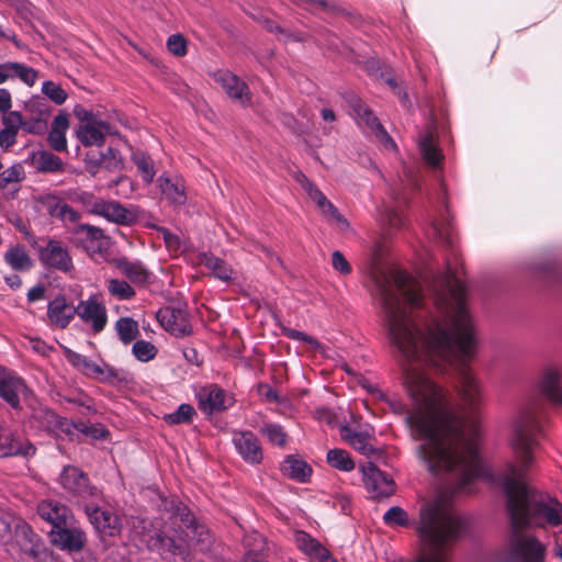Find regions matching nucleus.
Masks as SVG:
<instances>
[{"mask_svg": "<svg viewBox=\"0 0 562 562\" xmlns=\"http://www.w3.org/2000/svg\"><path fill=\"white\" fill-rule=\"evenodd\" d=\"M16 78L27 87H33L38 78V72L25 64L11 61L10 80Z\"/></svg>", "mask_w": 562, "mask_h": 562, "instance_id": "36", "label": "nucleus"}, {"mask_svg": "<svg viewBox=\"0 0 562 562\" xmlns=\"http://www.w3.org/2000/svg\"><path fill=\"white\" fill-rule=\"evenodd\" d=\"M30 390L14 372L0 367V397L12 408L20 407L21 398H26Z\"/></svg>", "mask_w": 562, "mask_h": 562, "instance_id": "11", "label": "nucleus"}, {"mask_svg": "<svg viewBox=\"0 0 562 562\" xmlns=\"http://www.w3.org/2000/svg\"><path fill=\"white\" fill-rule=\"evenodd\" d=\"M81 204L86 207L87 212L90 214H95L94 205L99 204L101 198L94 196L92 193L82 192L78 196Z\"/></svg>", "mask_w": 562, "mask_h": 562, "instance_id": "57", "label": "nucleus"}, {"mask_svg": "<svg viewBox=\"0 0 562 562\" xmlns=\"http://www.w3.org/2000/svg\"><path fill=\"white\" fill-rule=\"evenodd\" d=\"M537 389L552 404L562 407L561 373L557 368L547 366L542 369Z\"/></svg>", "mask_w": 562, "mask_h": 562, "instance_id": "17", "label": "nucleus"}, {"mask_svg": "<svg viewBox=\"0 0 562 562\" xmlns=\"http://www.w3.org/2000/svg\"><path fill=\"white\" fill-rule=\"evenodd\" d=\"M314 414L319 422H324L328 425H333L336 422L334 412L327 407H318L315 409Z\"/></svg>", "mask_w": 562, "mask_h": 562, "instance_id": "63", "label": "nucleus"}, {"mask_svg": "<svg viewBox=\"0 0 562 562\" xmlns=\"http://www.w3.org/2000/svg\"><path fill=\"white\" fill-rule=\"evenodd\" d=\"M42 92L55 104H64L68 98L67 92L56 82L52 80L44 81Z\"/></svg>", "mask_w": 562, "mask_h": 562, "instance_id": "43", "label": "nucleus"}, {"mask_svg": "<svg viewBox=\"0 0 562 562\" xmlns=\"http://www.w3.org/2000/svg\"><path fill=\"white\" fill-rule=\"evenodd\" d=\"M35 451L34 445L18 435L9 425L0 423V458H30Z\"/></svg>", "mask_w": 562, "mask_h": 562, "instance_id": "8", "label": "nucleus"}, {"mask_svg": "<svg viewBox=\"0 0 562 562\" xmlns=\"http://www.w3.org/2000/svg\"><path fill=\"white\" fill-rule=\"evenodd\" d=\"M3 259L15 271H27L33 267V261L22 245L10 247L4 252Z\"/></svg>", "mask_w": 562, "mask_h": 562, "instance_id": "32", "label": "nucleus"}, {"mask_svg": "<svg viewBox=\"0 0 562 562\" xmlns=\"http://www.w3.org/2000/svg\"><path fill=\"white\" fill-rule=\"evenodd\" d=\"M12 105V98L9 90L0 89V112H7Z\"/></svg>", "mask_w": 562, "mask_h": 562, "instance_id": "64", "label": "nucleus"}, {"mask_svg": "<svg viewBox=\"0 0 562 562\" xmlns=\"http://www.w3.org/2000/svg\"><path fill=\"white\" fill-rule=\"evenodd\" d=\"M114 133L115 131L111 124L93 117L82 121L76 130V135L79 142L86 147L102 146L104 144L105 136Z\"/></svg>", "mask_w": 562, "mask_h": 562, "instance_id": "12", "label": "nucleus"}, {"mask_svg": "<svg viewBox=\"0 0 562 562\" xmlns=\"http://www.w3.org/2000/svg\"><path fill=\"white\" fill-rule=\"evenodd\" d=\"M326 461L331 468L341 472H350L356 467L349 452L339 448L328 450Z\"/></svg>", "mask_w": 562, "mask_h": 562, "instance_id": "34", "label": "nucleus"}, {"mask_svg": "<svg viewBox=\"0 0 562 562\" xmlns=\"http://www.w3.org/2000/svg\"><path fill=\"white\" fill-rule=\"evenodd\" d=\"M351 106L358 120V124L366 125L383 143L386 149L395 150L396 144L387 132L383 128L373 112L360 100L352 99Z\"/></svg>", "mask_w": 562, "mask_h": 562, "instance_id": "14", "label": "nucleus"}, {"mask_svg": "<svg viewBox=\"0 0 562 562\" xmlns=\"http://www.w3.org/2000/svg\"><path fill=\"white\" fill-rule=\"evenodd\" d=\"M38 259L43 266L65 273L74 269L72 258L67 247L57 239H48L40 248Z\"/></svg>", "mask_w": 562, "mask_h": 562, "instance_id": "9", "label": "nucleus"}, {"mask_svg": "<svg viewBox=\"0 0 562 562\" xmlns=\"http://www.w3.org/2000/svg\"><path fill=\"white\" fill-rule=\"evenodd\" d=\"M30 562H55L52 553L45 546L34 551L32 555L27 558Z\"/></svg>", "mask_w": 562, "mask_h": 562, "instance_id": "62", "label": "nucleus"}, {"mask_svg": "<svg viewBox=\"0 0 562 562\" xmlns=\"http://www.w3.org/2000/svg\"><path fill=\"white\" fill-rule=\"evenodd\" d=\"M12 524L3 517H0V543L9 544L12 541Z\"/></svg>", "mask_w": 562, "mask_h": 562, "instance_id": "58", "label": "nucleus"}, {"mask_svg": "<svg viewBox=\"0 0 562 562\" xmlns=\"http://www.w3.org/2000/svg\"><path fill=\"white\" fill-rule=\"evenodd\" d=\"M18 132L10 128H2L0 131V147L8 149L11 147L16 140Z\"/></svg>", "mask_w": 562, "mask_h": 562, "instance_id": "59", "label": "nucleus"}, {"mask_svg": "<svg viewBox=\"0 0 562 562\" xmlns=\"http://www.w3.org/2000/svg\"><path fill=\"white\" fill-rule=\"evenodd\" d=\"M86 375L94 378L103 383H113L117 379V372L104 362H91Z\"/></svg>", "mask_w": 562, "mask_h": 562, "instance_id": "38", "label": "nucleus"}, {"mask_svg": "<svg viewBox=\"0 0 562 562\" xmlns=\"http://www.w3.org/2000/svg\"><path fill=\"white\" fill-rule=\"evenodd\" d=\"M50 214L61 220L65 224H75L81 218V214L79 212L65 203L56 204L53 209H50Z\"/></svg>", "mask_w": 562, "mask_h": 562, "instance_id": "45", "label": "nucleus"}, {"mask_svg": "<svg viewBox=\"0 0 562 562\" xmlns=\"http://www.w3.org/2000/svg\"><path fill=\"white\" fill-rule=\"evenodd\" d=\"M35 165L37 170L43 172H57L63 170L61 159L49 151H41L35 159Z\"/></svg>", "mask_w": 562, "mask_h": 562, "instance_id": "39", "label": "nucleus"}, {"mask_svg": "<svg viewBox=\"0 0 562 562\" xmlns=\"http://www.w3.org/2000/svg\"><path fill=\"white\" fill-rule=\"evenodd\" d=\"M418 149L426 164L434 168L440 165L443 155L438 145V136L435 127L428 126L420 132L418 136Z\"/></svg>", "mask_w": 562, "mask_h": 562, "instance_id": "23", "label": "nucleus"}, {"mask_svg": "<svg viewBox=\"0 0 562 562\" xmlns=\"http://www.w3.org/2000/svg\"><path fill=\"white\" fill-rule=\"evenodd\" d=\"M99 164L106 170H120L123 166L120 153L111 147L101 154Z\"/></svg>", "mask_w": 562, "mask_h": 562, "instance_id": "48", "label": "nucleus"}, {"mask_svg": "<svg viewBox=\"0 0 562 562\" xmlns=\"http://www.w3.org/2000/svg\"><path fill=\"white\" fill-rule=\"evenodd\" d=\"M36 513L41 519L52 526V530L66 526L72 518V514L67 506L53 499L40 502Z\"/></svg>", "mask_w": 562, "mask_h": 562, "instance_id": "19", "label": "nucleus"}, {"mask_svg": "<svg viewBox=\"0 0 562 562\" xmlns=\"http://www.w3.org/2000/svg\"><path fill=\"white\" fill-rule=\"evenodd\" d=\"M69 127V120L66 114H58L54 117L50 131L66 134Z\"/></svg>", "mask_w": 562, "mask_h": 562, "instance_id": "60", "label": "nucleus"}, {"mask_svg": "<svg viewBox=\"0 0 562 562\" xmlns=\"http://www.w3.org/2000/svg\"><path fill=\"white\" fill-rule=\"evenodd\" d=\"M50 536L54 544L69 552L80 551L87 542L86 535L80 528L67 525L50 530Z\"/></svg>", "mask_w": 562, "mask_h": 562, "instance_id": "21", "label": "nucleus"}, {"mask_svg": "<svg viewBox=\"0 0 562 562\" xmlns=\"http://www.w3.org/2000/svg\"><path fill=\"white\" fill-rule=\"evenodd\" d=\"M375 295L390 340L408 364L404 384L412 408L406 411L394 393L376 387L370 392L394 414H405L412 438L420 441L416 447L417 457L431 473H451L454 494L474 492L477 481L502 487L514 526H562V503L527 483L544 435V405L531 400L518 408L512 422L514 459L495 476L479 452L481 428L477 420L460 418L449 392L420 370L423 366L442 372L453 370L463 408L474 414L482 405L481 383L468 364L476 352L477 335L467 306V293H430L428 300L424 293Z\"/></svg>", "mask_w": 562, "mask_h": 562, "instance_id": "1", "label": "nucleus"}, {"mask_svg": "<svg viewBox=\"0 0 562 562\" xmlns=\"http://www.w3.org/2000/svg\"><path fill=\"white\" fill-rule=\"evenodd\" d=\"M70 241L83 249L88 255L102 254L109 247L104 232L93 225L78 224L69 229Z\"/></svg>", "mask_w": 562, "mask_h": 562, "instance_id": "6", "label": "nucleus"}, {"mask_svg": "<svg viewBox=\"0 0 562 562\" xmlns=\"http://www.w3.org/2000/svg\"><path fill=\"white\" fill-rule=\"evenodd\" d=\"M297 548L314 562H336L330 552L307 532L299 530L294 533Z\"/></svg>", "mask_w": 562, "mask_h": 562, "instance_id": "25", "label": "nucleus"}, {"mask_svg": "<svg viewBox=\"0 0 562 562\" xmlns=\"http://www.w3.org/2000/svg\"><path fill=\"white\" fill-rule=\"evenodd\" d=\"M132 352L137 360L147 362L155 358L157 348L149 341L137 340L132 347Z\"/></svg>", "mask_w": 562, "mask_h": 562, "instance_id": "44", "label": "nucleus"}, {"mask_svg": "<svg viewBox=\"0 0 562 562\" xmlns=\"http://www.w3.org/2000/svg\"><path fill=\"white\" fill-rule=\"evenodd\" d=\"M526 526H514L510 522V537L506 555L508 562H542L544 546L533 536L522 531Z\"/></svg>", "mask_w": 562, "mask_h": 562, "instance_id": "3", "label": "nucleus"}, {"mask_svg": "<svg viewBox=\"0 0 562 562\" xmlns=\"http://www.w3.org/2000/svg\"><path fill=\"white\" fill-rule=\"evenodd\" d=\"M172 532L166 535L170 551L175 555L187 560L189 550L198 548L200 551L209 549L211 536L209 530L199 525L187 506L179 504L170 516Z\"/></svg>", "mask_w": 562, "mask_h": 562, "instance_id": "2", "label": "nucleus"}, {"mask_svg": "<svg viewBox=\"0 0 562 562\" xmlns=\"http://www.w3.org/2000/svg\"><path fill=\"white\" fill-rule=\"evenodd\" d=\"M115 328L120 339L124 344H130L138 334L137 323L130 317L120 318L115 324Z\"/></svg>", "mask_w": 562, "mask_h": 562, "instance_id": "42", "label": "nucleus"}, {"mask_svg": "<svg viewBox=\"0 0 562 562\" xmlns=\"http://www.w3.org/2000/svg\"><path fill=\"white\" fill-rule=\"evenodd\" d=\"M65 355H66L67 361L72 367L80 370L83 374L87 373L92 360H90L88 357L80 355L76 351H72L70 349H67Z\"/></svg>", "mask_w": 562, "mask_h": 562, "instance_id": "50", "label": "nucleus"}, {"mask_svg": "<svg viewBox=\"0 0 562 562\" xmlns=\"http://www.w3.org/2000/svg\"><path fill=\"white\" fill-rule=\"evenodd\" d=\"M284 334L288 338H290L292 340L304 341V342L308 344L314 351H317L321 353H324V351H325L324 346L317 339L305 334L304 331L292 329V328H286V329H284Z\"/></svg>", "mask_w": 562, "mask_h": 562, "instance_id": "47", "label": "nucleus"}, {"mask_svg": "<svg viewBox=\"0 0 562 562\" xmlns=\"http://www.w3.org/2000/svg\"><path fill=\"white\" fill-rule=\"evenodd\" d=\"M362 474V482L372 498H387L395 492V483L386 473L382 472L372 462L359 467Z\"/></svg>", "mask_w": 562, "mask_h": 562, "instance_id": "7", "label": "nucleus"}, {"mask_svg": "<svg viewBox=\"0 0 562 562\" xmlns=\"http://www.w3.org/2000/svg\"><path fill=\"white\" fill-rule=\"evenodd\" d=\"M199 263L205 266L215 278L222 281H229L233 276V269L221 258L210 252L199 255Z\"/></svg>", "mask_w": 562, "mask_h": 562, "instance_id": "31", "label": "nucleus"}, {"mask_svg": "<svg viewBox=\"0 0 562 562\" xmlns=\"http://www.w3.org/2000/svg\"><path fill=\"white\" fill-rule=\"evenodd\" d=\"M331 266L336 271H338L341 274H349L351 272V267L348 260L339 250H335L331 254Z\"/></svg>", "mask_w": 562, "mask_h": 562, "instance_id": "54", "label": "nucleus"}, {"mask_svg": "<svg viewBox=\"0 0 562 562\" xmlns=\"http://www.w3.org/2000/svg\"><path fill=\"white\" fill-rule=\"evenodd\" d=\"M167 47L170 53L175 56H183L187 53V42L180 34H173L169 36L167 41Z\"/></svg>", "mask_w": 562, "mask_h": 562, "instance_id": "53", "label": "nucleus"}, {"mask_svg": "<svg viewBox=\"0 0 562 562\" xmlns=\"http://www.w3.org/2000/svg\"><path fill=\"white\" fill-rule=\"evenodd\" d=\"M232 441L245 462L254 465L262 461V448L258 438L251 431H234Z\"/></svg>", "mask_w": 562, "mask_h": 562, "instance_id": "16", "label": "nucleus"}, {"mask_svg": "<svg viewBox=\"0 0 562 562\" xmlns=\"http://www.w3.org/2000/svg\"><path fill=\"white\" fill-rule=\"evenodd\" d=\"M117 268L134 284L145 285L151 282V273L138 260L121 259L117 261Z\"/></svg>", "mask_w": 562, "mask_h": 562, "instance_id": "29", "label": "nucleus"}, {"mask_svg": "<svg viewBox=\"0 0 562 562\" xmlns=\"http://www.w3.org/2000/svg\"><path fill=\"white\" fill-rule=\"evenodd\" d=\"M48 143L56 151H65L67 149V139L65 134L50 131L48 134Z\"/></svg>", "mask_w": 562, "mask_h": 562, "instance_id": "56", "label": "nucleus"}, {"mask_svg": "<svg viewBox=\"0 0 562 562\" xmlns=\"http://www.w3.org/2000/svg\"><path fill=\"white\" fill-rule=\"evenodd\" d=\"M106 288L112 296L121 301L131 300L135 296V290L125 280L109 279L106 281Z\"/></svg>", "mask_w": 562, "mask_h": 562, "instance_id": "37", "label": "nucleus"}, {"mask_svg": "<svg viewBox=\"0 0 562 562\" xmlns=\"http://www.w3.org/2000/svg\"><path fill=\"white\" fill-rule=\"evenodd\" d=\"M85 513L98 532L110 537L121 532L122 524L120 518L111 510L86 504Z\"/></svg>", "mask_w": 562, "mask_h": 562, "instance_id": "15", "label": "nucleus"}, {"mask_svg": "<svg viewBox=\"0 0 562 562\" xmlns=\"http://www.w3.org/2000/svg\"><path fill=\"white\" fill-rule=\"evenodd\" d=\"M12 522L14 528L12 540L26 558L44 546L41 538L25 521L21 519H12Z\"/></svg>", "mask_w": 562, "mask_h": 562, "instance_id": "22", "label": "nucleus"}, {"mask_svg": "<svg viewBox=\"0 0 562 562\" xmlns=\"http://www.w3.org/2000/svg\"><path fill=\"white\" fill-rule=\"evenodd\" d=\"M307 195L311 200H313L318 209L322 211L323 215L333 222H336L340 229L345 231L349 227V223L346 218L339 213V211L334 206V204L325 196V194L318 189L313 188Z\"/></svg>", "mask_w": 562, "mask_h": 562, "instance_id": "28", "label": "nucleus"}, {"mask_svg": "<svg viewBox=\"0 0 562 562\" xmlns=\"http://www.w3.org/2000/svg\"><path fill=\"white\" fill-rule=\"evenodd\" d=\"M94 215L119 225H130L135 221V214L116 201L101 199L100 203L94 205Z\"/></svg>", "mask_w": 562, "mask_h": 562, "instance_id": "24", "label": "nucleus"}, {"mask_svg": "<svg viewBox=\"0 0 562 562\" xmlns=\"http://www.w3.org/2000/svg\"><path fill=\"white\" fill-rule=\"evenodd\" d=\"M76 315L93 335L103 331L108 325V311L99 294H91L88 299L79 301Z\"/></svg>", "mask_w": 562, "mask_h": 562, "instance_id": "5", "label": "nucleus"}, {"mask_svg": "<svg viewBox=\"0 0 562 562\" xmlns=\"http://www.w3.org/2000/svg\"><path fill=\"white\" fill-rule=\"evenodd\" d=\"M260 432L271 442L272 445L283 447L286 443V432L283 427L276 423H265L260 427Z\"/></svg>", "mask_w": 562, "mask_h": 562, "instance_id": "40", "label": "nucleus"}, {"mask_svg": "<svg viewBox=\"0 0 562 562\" xmlns=\"http://www.w3.org/2000/svg\"><path fill=\"white\" fill-rule=\"evenodd\" d=\"M76 316V306L64 295H57L47 305V318L52 326L64 329Z\"/></svg>", "mask_w": 562, "mask_h": 562, "instance_id": "20", "label": "nucleus"}, {"mask_svg": "<svg viewBox=\"0 0 562 562\" xmlns=\"http://www.w3.org/2000/svg\"><path fill=\"white\" fill-rule=\"evenodd\" d=\"M58 482L65 493L76 498L78 502L97 499L99 497L97 487L90 484L87 474L77 467H64L59 474Z\"/></svg>", "mask_w": 562, "mask_h": 562, "instance_id": "4", "label": "nucleus"}, {"mask_svg": "<svg viewBox=\"0 0 562 562\" xmlns=\"http://www.w3.org/2000/svg\"><path fill=\"white\" fill-rule=\"evenodd\" d=\"M341 438L355 450L366 457H371L376 452L372 446V437L369 431H360L351 427H342L340 431Z\"/></svg>", "mask_w": 562, "mask_h": 562, "instance_id": "27", "label": "nucleus"}, {"mask_svg": "<svg viewBox=\"0 0 562 562\" xmlns=\"http://www.w3.org/2000/svg\"><path fill=\"white\" fill-rule=\"evenodd\" d=\"M380 221L383 224H387L392 227H401L404 225V216L401 211L396 209L386 207L384 213L381 215Z\"/></svg>", "mask_w": 562, "mask_h": 562, "instance_id": "51", "label": "nucleus"}, {"mask_svg": "<svg viewBox=\"0 0 562 562\" xmlns=\"http://www.w3.org/2000/svg\"><path fill=\"white\" fill-rule=\"evenodd\" d=\"M157 318L161 326L177 336H186L191 333L188 313L182 308L167 306L157 312Z\"/></svg>", "mask_w": 562, "mask_h": 562, "instance_id": "18", "label": "nucleus"}, {"mask_svg": "<svg viewBox=\"0 0 562 562\" xmlns=\"http://www.w3.org/2000/svg\"><path fill=\"white\" fill-rule=\"evenodd\" d=\"M214 79L234 102L244 108L251 104V93L247 83L235 74L228 70H221L214 75Z\"/></svg>", "mask_w": 562, "mask_h": 562, "instance_id": "13", "label": "nucleus"}, {"mask_svg": "<svg viewBox=\"0 0 562 562\" xmlns=\"http://www.w3.org/2000/svg\"><path fill=\"white\" fill-rule=\"evenodd\" d=\"M133 161L143 181L147 184L151 183L156 173L153 160L144 153H137L133 155Z\"/></svg>", "mask_w": 562, "mask_h": 562, "instance_id": "41", "label": "nucleus"}, {"mask_svg": "<svg viewBox=\"0 0 562 562\" xmlns=\"http://www.w3.org/2000/svg\"><path fill=\"white\" fill-rule=\"evenodd\" d=\"M199 409L207 415L227 409L233 405V398L216 384H207L195 390Z\"/></svg>", "mask_w": 562, "mask_h": 562, "instance_id": "10", "label": "nucleus"}, {"mask_svg": "<svg viewBox=\"0 0 562 562\" xmlns=\"http://www.w3.org/2000/svg\"><path fill=\"white\" fill-rule=\"evenodd\" d=\"M22 179V168L12 166L0 172V188H7L9 184L18 182Z\"/></svg>", "mask_w": 562, "mask_h": 562, "instance_id": "52", "label": "nucleus"}, {"mask_svg": "<svg viewBox=\"0 0 562 562\" xmlns=\"http://www.w3.org/2000/svg\"><path fill=\"white\" fill-rule=\"evenodd\" d=\"M2 123L5 128H10L15 132H18L19 128L24 125L23 116L18 111H11L7 113L2 119Z\"/></svg>", "mask_w": 562, "mask_h": 562, "instance_id": "55", "label": "nucleus"}, {"mask_svg": "<svg viewBox=\"0 0 562 562\" xmlns=\"http://www.w3.org/2000/svg\"><path fill=\"white\" fill-rule=\"evenodd\" d=\"M426 235L431 239L441 240L449 245L452 244V227L448 216L440 221H431Z\"/></svg>", "mask_w": 562, "mask_h": 562, "instance_id": "35", "label": "nucleus"}, {"mask_svg": "<svg viewBox=\"0 0 562 562\" xmlns=\"http://www.w3.org/2000/svg\"><path fill=\"white\" fill-rule=\"evenodd\" d=\"M158 187L170 203L175 205H182L186 203V187L183 179L179 176L161 175L158 178Z\"/></svg>", "mask_w": 562, "mask_h": 562, "instance_id": "26", "label": "nucleus"}, {"mask_svg": "<svg viewBox=\"0 0 562 562\" xmlns=\"http://www.w3.org/2000/svg\"><path fill=\"white\" fill-rule=\"evenodd\" d=\"M158 232L162 236L166 247L172 255L177 256L184 250V243L179 235L169 232L165 227H160Z\"/></svg>", "mask_w": 562, "mask_h": 562, "instance_id": "49", "label": "nucleus"}, {"mask_svg": "<svg viewBox=\"0 0 562 562\" xmlns=\"http://www.w3.org/2000/svg\"><path fill=\"white\" fill-rule=\"evenodd\" d=\"M350 497L344 493H337L334 496V506L341 513L348 514L350 512Z\"/></svg>", "mask_w": 562, "mask_h": 562, "instance_id": "61", "label": "nucleus"}, {"mask_svg": "<svg viewBox=\"0 0 562 562\" xmlns=\"http://www.w3.org/2000/svg\"><path fill=\"white\" fill-rule=\"evenodd\" d=\"M280 470L285 476L299 482H305L312 474V468L295 456H288L281 463Z\"/></svg>", "mask_w": 562, "mask_h": 562, "instance_id": "30", "label": "nucleus"}, {"mask_svg": "<svg viewBox=\"0 0 562 562\" xmlns=\"http://www.w3.org/2000/svg\"><path fill=\"white\" fill-rule=\"evenodd\" d=\"M383 520L387 526H408L409 519L407 513L398 506L389 508L384 515Z\"/></svg>", "mask_w": 562, "mask_h": 562, "instance_id": "46", "label": "nucleus"}, {"mask_svg": "<svg viewBox=\"0 0 562 562\" xmlns=\"http://www.w3.org/2000/svg\"><path fill=\"white\" fill-rule=\"evenodd\" d=\"M196 411L191 404L182 403L176 411L165 414L164 422L169 426L191 424L196 417Z\"/></svg>", "mask_w": 562, "mask_h": 562, "instance_id": "33", "label": "nucleus"}]
</instances>
